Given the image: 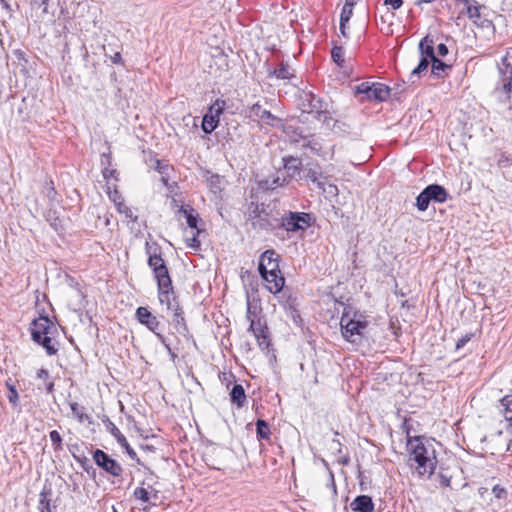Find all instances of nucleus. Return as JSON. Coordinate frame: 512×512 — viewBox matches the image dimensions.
<instances>
[{
  "label": "nucleus",
  "mask_w": 512,
  "mask_h": 512,
  "mask_svg": "<svg viewBox=\"0 0 512 512\" xmlns=\"http://www.w3.org/2000/svg\"><path fill=\"white\" fill-rule=\"evenodd\" d=\"M0 4L2 8L6 10L8 13L12 12V7L6 0H0Z\"/></svg>",
  "instance_id": "62"
},
{
  "label": "nucleus",
  "mask_w": 512,
  "mask_h": 512,
  "mask_svg": "<svg viewBox=\"0 0 512 512\" xmlns=\"http://www.w3.org/2000/svg\"><path fill=\"white\" fill-rule=\"evenodd\" d=\"M355 94H362L367 100L383 102L389 98L390 88L382 83L362 82L355 86Z\"/></svg>",
  "instance_id": "11"
},
{
  "label": "nucleus",
  "mask_w": 512,
  "mask_h": 512,
  "mask_svg": "<svg viewBox=\"0 0 512 512\" xmlns=\"http://www.w3.org/2000/svg\"><path fill=\"white\" fill-rule=\"evenodd\" d=\"M288 182H289V180L287 179V177H285L283 172H281L279 170L276 175H274L270 178H267L265 180H261L259 182V187L262 190L273 191V190L277 189L278 187H283Z\"/></svg>",
  "instance_id": "22"
},
{
  "label": "nucleus",
  "mask_w": 512,
  "mask_h": 512,
  "mask_svg": "<svg viewBox=\"0 0 512 512\" xmlns=\"http://www.w3.org/2000/svg\"><path fill=\"white\" fill-rule=\"evenodd\" d=\"M147 264L151 268L157 284L164 285L165 281L171 280L165 260L162 258L161 248L158 244L149 245L146 243Z\"/></svg>",
  "instance_id": "7"
},
{
  "label": "nucleus",
  "mask_w": 512,
  "mask_h": 512,
  "mask_svg": "<svg viewBox=\"0 0 512 512\" xmlns=\"http://www.w3.org/2000/svg\"><path fill=\"white\" fill-rule=\"evenodd\" d=\"M158 341L164 346L171 360L174 361L178 357V354L176 352L177 349L171 346V344L168 342L167 338L164 335H159Z\"/></svg>",
  "instance_id": "38"
},
{
  "label": "nucleus",
  "mask_w": 512,
  "mask_h": 512,
  "mask_svg": "<svg viewBox=\"0 0 512 512\" xmlns=\"http://www.w3.org/2000/svg\"><path fill=\"white\" fill-rule=\"evenodd\" d=\"M341 305H343L340 319L341 334L346 341L360 344L368 327L366 316L350 305L344 303H341Z\"/></svg>",
  "instance_id": "2"
},
{
  "label": "nucleus",
  "mask_w": 512,
  "mask_h": 512,
  "mask_svg": "<svg viewBox=\"0 0 512 512\" xmlns=\"http://www.w3.org/2000/svg\"><path fill=\"white\" fill-rule=\"evenodd\" d=\"M30 330L32 340L42 346L47 355L57 354L58 348L52 343V337L57 333V328L48 316H40L34 319Z\"/></svg>",
  "instance_id": "4"
},
{
  "label": "nucleus",
  "mask_w": 512,
  "mask_h": 512,
  "mask_svg": "<svg viewBox=\"0 0 512 512\" xmlns=\"http://www.w3.org/2000/svg\"><path fill=\"white\" fill-rule=\"evenodd\" d=\"M338 463L347 466L350 463V457L348 455H344L341 458H339Z\"/></svg>",
  "instance_id": "61"
},
{
  "label": "nucleus",
  "mask_w": 512,
  "mask_h": 512,
  "mask_svg": "<svg viewBox=\"0 0 512 512\" xmlns=\"http://www.w3.org/2000/svg\"><path fill=\"white\" fill-rule=\"evenodd\" d=\"M95 464L107 474L113 477H120L123 473L121 464L101 449H96L92 453Z\"/></svg>",
  "instance_id": "12"
},
{
  "label": "nucleus",
  "mask_w": 512,
  "mask_h": 512,
  "mask_svg": "<svg viewBox=\"0 0 512 512\" xmlns=\"http://www.w3.org/2000/svg\"><path fill=\"white\" fill-rule=\"evenodd\" d=\"M133 496L143 502H149L150 500L148 491L143 487H137L133 492Z\"/></svg>",
  "instance_id": "43"
},
{
  "label": "nucleus",
  "mask_w": 512,
  "mask_h": 512,
  "mask_svg": "<svg viewBox=\"0 0 512 512\" xmlns=\"http://www.w3.org/2000/svg\"><path fill=\"white\" fill-rule=\"evenodd\" d=\"M346 25L347 23L346 22H340V25H339V31H340V34L343 36V37H346L347 34H346Z\"/></svg>",
  "instance_id": "64"
},
{
  "label": "nucleus",
  "mask_w": 512,
  "mask_h": 512,
  "mask_svg": "<svg viewBox=\"0 0 512 512\" xmlns=\"http://www.w3.org/2000/svg\"><path fill=\"white\" fill-rule=\"evenodd\" d=\"M282 162L284 169L283 174L289 181L301 178L303 167L301 159L294 156H285L282 158Z\"/></svg>",
  "instance_id": "19"
},
{
  "label": "nucleus",
  "mask_w": 512,
  "mask_h": 512,
  "mask_svg": "<svg viewBox=\"0 0 512 512\" xmlns=\"http://www.w3.org/2000/svg\"><path fill=\"white\" fill-rule=\"evenodd\" d=\"M48 0H31V4L34 7L40 8L41 6H46Z\"/></svg>",
  "instance_id": "60"
},
{
  "label": "nucleus",
  "mask_w": 512,
  "mask_h": 512,
  "mask_svg": "<svg viewBox=\"0 0 512 512\" xmlns=\"http://www.w3.org/2000/svg\"><path fill=\"white\" fill-rule=\"evenodd\" d=\"M499 407L505 420L510 422V426L512 427V394L502 397Z\"/></svg>",
  "instance_id": "28"
},
{
  "label": "nucleus",
  "mask_w": 512,
  "mask_h": 512,
  "mask_svg": "<svg viewBox=\"0 0 512 512\" xmlns=\"http://www.w3.org/2000/svg\"><path fill=\"white\" fill-rule=\"evenodd\" d=\"M109 197L114 202L115 205H116V202H120L121 200H123L117 190H115L113 193H110Z\"/></svg>",
  "instance_id": "58"
},
{
  "label": "nucleus",
  "mask_w": 512,
  "mask_h": 512,
  "mask_svg": "<svg viewBox=\"0 0 512 512\" xmlns=\"http://www.w3.org/2000/svg\"><path fill=\"white\" fill-rule=\"evenodd\" d=\"M248 221L253 229L275 231L279 229V211L274 210L269 204L251 202L248 205Z\"/></svg>",
  "instance_id": "3"
},
{
  "label": "nucleus",
  "mask_w": 512,
  "mask_h": 512,
  "mask_svg": "<svg viewBox=\"0 0 512 512\" xmlns=\"http://www.w3.org/2000/svg\"><path fill=\"white\" fill-rule=\"evenodd\" d=\"M116 208H117V211L119 213H122L125 215L126 218L132 220V221H136L137 220V216L134 215L133 211L131 208H129L123 200H121L120 202H116Z\"/></svg>",
  "instance_id": "37"
},
{
  "label": "nucleus",
  "mask_w": 512,
  "mask_h": 512,
  "mask_svg": "<svg viewBox=\"0 0 512 512\" xmlns=\"http://www.w3.org/2000/svg\"><path fill=\"white\" fill-rule=\"evenodd\" d=\"M256 434L260 440H268L270 438V427L265 420L258 419L256 421Z\"/></svg>",
  "instance_id": "29"
},
{
  "label": "nucleus",
  "mask_w": 512,
  "mask_h": 512,
  "mask_svg": "<svg viewBox=\"0 0 512 512\" xmlns=\"http://www.w3.org/2000/svg\"><path fill=\"white\" fill-rule=\"evenodd\" d=\"M437 52L440 56L445 57L448 54L449 50L444 43H440L437 46Z\"/></svg>",
  "instance_id": "53"
},
{
  "label": "nucleus",
  "mask_w": 512,
  "mask_h": 512,
  "mask_svg": "<svg viewBox=\"0 0 512 512\" xmlns=\"http://www.w3.org/2000/svg\"><path fill=\"white\" fill-rule=\"evenodd\" d=\"M157 289L159 302L166 306L167 311L180 306L175 296L172 280L165 281L164 285L162 283L157 284Z\"/></svg>",
  "instance_id": "16"
},
{
  "label": "nucleus",
  "mask_w": 512,
  "mask_h": 512,
  "mask_svg": "<svg viewBox=\"0 0 512 512\" xmlns=\"http://www.w3.org/2000/svg\"><path fill=\"white\" fill-rule=\"evenodd\" d=\"M448 198L447 190L440 184H429L416 197V207L424 212L428 209L431 202L444 203Z\"/></svg>",
  "instance_id": "9"
},
{
  "label": "nucleus",
  "mask_w": 512,
  "mask_h": 512,
  "mask_svg": "<svg viewBox=\"0 0 512 512\" xmlns=\"http://www.w3.org/2000/svg\"><path fill=\"white\" fill-rule=\"evenodd\" d=\"M209 182H210L211 187H213V188H219V183H220V177H219V175H212V176L209 178Z\"/></svg>",
  "instance_id": "55"
},
{
  "label": "nucleus",
  "mask_w": 512,
  "mask_h": 512,
  "mask_svg": "<svg viewBox=\"0 0 512 512\" xmlns=\"http://www.w3.org/2000/svg\"><path fill=\"white\" fill-rule=\"evenodd\" d=\"M106 429L116 439L117 443L123 449H125V451L128 454V456L132 460L136 461L137 463H140V460H139L135 450L130 446V444L128 443L126 437L121 433V431L117 428V426L110 419H107Z\"/></svg>",
  "instance_id": "18"
},
{
  "label": "nucleus",
  "mask_w": 512,
  "mask_h": 512,
  "mask_svg": "<svg viewBox=\"0 0 512 512\" xmlns=\"http://www.w3.org/2000/svg\"><path fill=\"white\" fill-rule=\"evenodd\" d=\"M259 274L265 282L266 289L270 293L277 294V293L281 292V290L283 289L284 284H285V279L282 276L280 269L274 270L273 272H266V273H264L262 271V272H259Z\"/></svg>",
  "instance_id": "17"
},
{
  "label": "nucleus",
  "mask_w": 512,
  "mask_h": 512,
  "mask_svg": "<svg viewBox=\"0 0 512 512\" xmlns=\"http://www.w3.org/2000/svg\"><path fill=\"white\" fill-rule=\"evenodd\" d=\"M101 164L103 166H109L111 164V155L110 153H103L101 155Z\"/></svg>",
  "instance_id": "54"
},
{
  "label": "nucleus",
  "mask_w": 512,
  "mask_h": 512,
  "mask_svg": "<svg viewBox=\"0 0 512 512\" xmlns=\"http://www.w3.org/2000/svg\"><path fill=\"white\" fill-rule=\"evenodd\" d=\"M406 449L408 466L419 477H431L438 463L433 443L423 436L409 437L406 440Z\"/></svg>",
  "instance_id": "1"
},
{
  "label": "nucleus",
  "mask_w": 512,
  "mask_h": 512,
  "mask_svg": "<svg viewBox=\"0 0 512 512\" xmlns=\"http://www.w3.org/2000/svg\"><path fill=\"white\" fill-rule=\"evenodd\" d=\"M49 438L52 442L55 451L62 450V437L58 431L53 430L49 433Z\"/></svg>",
  "instance_id": "39"
},
{
  "label": "nucleus",
  "mask_w": 512,
  "mask_h": 512,
  "mask_svg": "<svg viewBox=\"0 0 512 512\" xmlns=\"http://www.w3.org/2000/svg\"><path fill=\"white\" fill-rule=\"evenodd\" d=\"M116 174V170L114 169H109V167L105 166L102 170V175L104 177V179L108 180L110 178H113Z\"/></svg>",
  "instance_id": "51"
},
{
  "label": "nucleus",
  "mask_w": 512,
  "mask_h": 512,
  "mask_svg": "<svg viewBox=\"0 0 512 512\" xmlns=\"http://www.w3.org/2000/svg\"><path fill=\"white\" fill-rule=\"evenodd\" d=\"M268 77L281 80H291L293 78H296L294 70L291 68V66L288 63L281 62L279 66L273 70L268 69Z\"/></svg>",
  "instance_id": "24"
},
{
  "label": "nucleus",
  "mask_w": 512,
  "mask_h": 512,
  "mask_svg": "<svg viewBox=\"0 0 512 512\" xmlns=\"http://www.w3.org/2000/svg\"><path fill=\"white\" fill-rule=\"evenodd\" d=\"M6 387L9 391V393L7 395L8 400H9L10 404H12L14 407H16L19 403V395H18L17 389L11 381H6Z\"/></svg>",
  "instance_id": "36"
},
{
  "label": "nucleus",
  "mask_w": 512,
  "mask_h": 512,
  "mask_svg": "<svg viewBox=\"0 0 512 512\" xmlns=\"http://www.w3.org/2000/svg\"><path fill=\"white\" fill-rule=\"evenodd\" d=\"M402 4V0H384V5H390L394 10L399 9Z\"/></svg>",
  "instance_id": "52"
},
{
  "label": "nucleus",
  "mask_w": 512,
  "mask_h": 512,
  "mask_svg": "<svg viewBox=\"0 0 512 512\" xmlns=\"http://www.w3.org/2000/svg\"><path fill=\"white\" fill-rule=\"evenodd\" d=\"M302 146L305 148H309L311 150V152L316 155H321L322 147L318 142H316L314 140H308Z\"/></svg>",
  "instance_id": "44"
},
{
  "label": "nucleus",
  "mask_w": 512,
  "mask_h": 512,
  "mask_svg": "<svg viewBox=\"0 0 512 512\" xmlns=\"http://www.w3.org/2000/svg\"><path fill=\"white\" fill-rule=\"evenodd\" d=\"M81 467L88 474L92 473L94 475L96 472L93 466L90 464L89 460L85 456H83V464Z\"/></svg>",
  "instance_id": "50"
},
{
  "label": "nucleus",
  "mask_w": 512,
  "mask_h": 512,
  "mask_svg": "<svg viewBox=\"0 0 512 512\" xmlns=\"http://www.w3.org/2000/svg\"><path fill=\"white\" fill-rule=\"evenodd\" d=\"M229 395L231 403L235 404L238 408H242L245 405L246 393L241 384H234Z\"/></svg>",
  "instance_id": "26"
},
{
  "label": "nucleus",
  "mask_w": 512,
  "mask_h": 512,
  "mask_svg": "<svg viewBox=\"0 0 512 512\" xmlns=\"http://www.w3.org/2000/svg\"><path fill=\"white\" fill-rule=\"evenodd\" d=\"M419 51L422 57H426L427 59L433 60L436 58L434 52V42L429 36H425L419 43Z\"/></svg>",
  "instance_id": "27"
},
{
  "label": "nucleus",
  "mask_w": 512,
  "mask_h": 512,
  "mask_svg": "<svg viewBox=\"0 0 512 512\" xmlns=\"http://www.w3.org/2000/svg\"><path fill=\"white\" fill-rule=\"evenodd\" d=\"M498 67V80L495 84L493 95L501 103H506L512 98V65L508 62L507 55L503 56Z\"/></svg>",
  "instance_id": "5"
},
{
  "label": "nucleus",
  "mask_w": 512,
  "mask_h": 512,
  "mask_svg": "<svg viewBox=\"0 0 512 512\" xmlns=\"http://www.w3.org/2000/svg\"><path fill=\"white\" fill-rule=\"evenodd\" d=\"M431 63L430 59H427L426 57H422L419 60L418 65L411 71L408 80L413 83V78L416 76H420V74L427 70L429 64Z\"/></svg>",
  "instance_id": "33"
},
{
  "label": "nucleus",
  "mask_w": 512,
  "mask_h": 512,
  "mask_svg": "<svg viewBox=\"0 0 512 512\" xmlns=\"http://www.w3.org/2000/svg\"><path fill=\"white\" fill-rule=\"evenodd\" d=\"M45 389L48 394H51L54 391V382L48 381L45 385Z\"/></svg>",
  "instance_id": "63"
},
{
  "label": "nucleus",
  "mask_w": 512,
  "mask_h": 512,
  "mask_svg": "<svg viewBox=\"0 0 512 512\" xmlns=\"http://www.w3.org/2000/svg\"><path fill=\"white\" fill-rule=\"evenodd\" d=\"M492 493L497 499H504L507 496V491L505 488L501 487L500 485H495L492 488Z\"/></svg>",
  "instance_id": "47"
},
{
  "label": "nucleus",
  "mask_w": 512,
  "mask_h": 512,
  "mask_svg": "<svg viewBox=\"0 0 512 512\" xmlns=\"http://www.w3.org/2000/svg\"><path fill=\"white\" fill-rule=\"evenodd\" d=\"M351 509L354 512H373L374 503L370 496L359 495L350 504Z\"/></svg>",
  "instance_id": "23"
},
{
  "label": "nucleus",
  "mask_w": 512,
  "mask_h": 512,
  "mask_svg": "<svg viewBox=\"0 0 512 512\" xmlns=\"http://www.w3.org/2000/svg\"><path fill=\"white\" fill-rule=\"evenodd\" d=\"M401 429L402 431L406 434V440L409 438V437H412L410 434H411V431L413 429V421L411 418H404L403 420V423L401 425Z\"/></svg>",
  "instance_id": "46"
},
{
  "label": "nucleus",
  "mask_w": 512,
  "mask_h": 512,
  "mask_svg": "<svg viewBox=\"0 0 512 512\" xmlns=\"http://www.w3.org/2000/svg\"><path fill=\"white\" fill-rule=\"evenodd\" d=\"M135 317L137 321L145 326L148 330L155 334L159 340V335H163L161 332L162 324L159 319L153 315L147 307L140 306L136 309Z\"/></svg>",
  "instance_id": "14"
},
{
  "label": "nucleus",
  "mask_w": 512,
  "mask_h": 512,
  "mask_svg": "<svg viewBox=\"0 0 512 512\" xmlns=\"http://www.w3.org/2000/svg\"><path fill=\"white\" fill-rule=\"evenodd\" d=\"M472 337V334H466L464 336H462L460 339H458V341L456 342V350H460L461 348H463L471 339Z\"/></svg>",
  "instance_id": "48"
},
{
  "label": "nucleus",
  "mask_w": 512,
  "mask_h": 512,
  "mask_svg": "<svg viewBox=\"0 0 512 512\" xmlns=\"http://www.w3.org/2000/svg\"><path fill=\"white\" fill-rule=\"evenodd\" d=\"M302 111L306 113H315V118L326 120L327 104L311 91H302L300 94Z\"/></svg>",
  "instance_id": "10"
},
{
  "label": "nucleus",
  "mask_w": 512,
  "mask_h": 512,
  "mask_svg": "<svg viewBox=\"0 0 512 512\" xmlns=\"http://www.w3.org/2000/svg\"><path fill=\"white\" fill-rule=\"evenodd\" d=\"M314 222L315 218L311 213L286 211L283 215H280L279 229H283L290 234H298L303 233Z\"/></svg>",
  "instance_id": "6"
},
{
  "label": "nucleus",
  "mask_w": 512,
  "mask_h": 512,
  "mask_svg": "<svg viewBox=\"0 0 512 512\" xmlns=\"http://www.w3.org/2000/svg\"><path fill=\"white\" fill-rule=\"evenodd\" d=\"M249 117L256 118L271 126H274L275 121L278 120L276 116H274L269 110L264 109L259 103H255L249 108Z\"/></svg>",
  "instance_id": "21"
},
{
  "label": "nucleus",
  "mask_w": 512,
  "mask_h": 512,
  "mask_svg": "<svg viewBox=\"0 0 512 512\" xmlns=\"http://www.w3.org/2000/svg\"><path fill=\"white\" fill-rule=\"evenodd\" d=\"M225 108V101L217 99L212 104L207 113L203 116L201 128L204 133H212L219 125V117L223 113Z\"/></svg>",
  "instance_id": "13"
},
{
  "label": "nucleus",
  "mask_w": 512,
  "mask_h": 512,
  "mask_svg": "<svg viewBox=\"0 0 512 512\" xmlns=\"http://www.w3.org/2000/svg\"><path fill=\"white\" fill-rule=\"evenodd\" d=\"M464 3L466 8V13L469 19H471L475 24L477 23V20L480 19V6L478 5H472L469 0H460Z\"/></svg>",
  "instance_id": "32"
},
{
  "label": "nucleus",
  "mask_w": 512,
  "mask_h": 512,
  "mask_svg": "<svg viewBox=\"0 0 512 512\" xmlns=\"http://www.w3.org/2000/svg\"><path fill=\"white\" fill-rule=\"evenodd\" d=\"M37 378H38V379H44V380L48 379V378H49V372H48V370H47V369H44V368H42V369L38 370V372H37Z\"/></svg>",
  "instance_id": "57"
},
{
  "label": "nucleus",
  "mask_w": 512,
  "mask_h": 512,
  "mask_svg": "<svg viewBox=\"0 0 512 512\" xmlns=\"http://www.w3.org/2000/svg\"><path fill=\"white\" fill-rule=\"evenodd\" d=\"M199 230L197 229L196 233L193 234L192 237L186 239V244L189 248L197 250L200 248V241L198 239Z\"/></svg>",
  "instance_id": "45"
},
{
  "label": "nucleus",
  "mask_w": 512,
  "mask_h": 512,
  "mask_svg": "<svg viewBox=\"0 0 512 512\" xmlns=\"http://www.w3.org/2000/svg\"><path fill=\"white\" fill-rule=\"evenodd\" d=\"M353 15V7L351 3H345L342 7V11L340 14V22L348 23Z\"/></svg>",
  "instance_id": "40"
},
{
  "label": "nucleus",
  "mask_w": 512,
  "mask_h": 512,
  "mask_svg": "<svg viewBox=\"0 0 512 512\" xmlns=\"http://www.w3.org/2000/svg\"><path fill=\"white\" fill-rule=\"evenodd\" d=\"M440 484L445 487H449L451 483V479L443 474L440 475Z\"/></svg>",
  "instance_id": "59"
},
{
  "label": "nucleus",
  "mask_w": 512,
  "mask_h": 512,
  "mask_svg": "<svg viewBox=\"0 0 512 512\" xmlns=\"http://www.w3.org/2000/svg\"><path fill=\"white\" fill-rule=\"evenodd\" d=\"M304 172L305 178L316 184L317 187H322L323 182L320 180V178L322 177V172L318 167L306 168Z\"/></svg>",
  "instance_id": "31"
},
{
  "label": "nucleus",
  "mask_w": 512,
  "mask_h": 512,
  "mask_svg": "<svg viewBox=\"0 0 512 512\" xmlns=\"http://www.w3.org/2000/svg\"><path fill=\"white\" fill-rule=\"evenodd\" d=\"M319 188L322 189L324 192H326L330 195H333V196H336L338 194V188L334 184H328L326 187L323 184L322 187H319Z\"/></svg>",
  "instance_id": "49"
},
{
  "label": "nucleus",
  "mask_w": 512,
  "mask_h": 512,
  "mask_svg": "<svg viewBox=\"0 0 512 512\" xmlns=\"http://www.w3.org/2000/svg\"><path fill=\"white\" fill-rule=\"evenodd\" d=\"M178 213L185 217L186 223L191 229H197L199 216L192 206L180 205Z\"/></svg>",
  "instance_id": "25"
},
{
  "label": "nucleus",
  "mask_w": 512,
  "mask_h": 512,
  "mask_svg": "<svg viewBox=\"0 0 512 512\" xmlns=\"http://www.w3.org/2000/svg\"><path fill=\"white\" fill-rule=\"evenodd\" d=\"M172 313L171 324L176 333L184 337L187 342L195 344L193 335L190 333L188 325L184 317V311L181 306H178L170 311Z\"/></svg>",
  "instance_id": "15"
},
{
  "label": "nucleus",
  "mask_w": 512,
  "mask_h": 512,
  "mask_svg": "<svg viewBox=\"0 0 512 512\" xmlns=\"http://www.w3.org/2000/svg\"><path fill=\"white\" fill-rule=\"evenodd\" d=\"M431 66H432V73L433 75L437 77H441L442 73L445 72V70L450 69L451 66L440 60L439 58H435L431 60Z\"/></svg>",
  "instance_id": "34"
},
{
  "label": "nucleus",
  "mask_w": 512,
  "mask_h": 512,
  "mask_svg": "<svg viewBox=\"0 0 512 512\" xmlns=\"http://www.w3.org/2000/svg\"><path fill=\"white\" fill-rule=\"evenodd\" d=\"M51 494L50 490L43 489L39 495V504L38 509L40 512H52L51 501L49 499V495Z\"/></svg>",
  "instance_id": "30"
},
{
  "label": "nucleus",
  "mask_w": 512,
  "mask_h": 512,
  "mask_svg": "<svg viewBox=\"0 0 512 512\" xmlns=\"http://www.w3.org/2000/svg\"><path fill=\"white\" fill-rule=\"evenodd\" d=\"M70 409L72 413L79 419V421H83L88 416L83 413L84 408L81 407L77 402L70 403Z\"/></svg>",
  "instance_id": "42"
},
{
  "label": "nucleus",
  "mask_w": 512,
  "mask_h": 512,
  "mask_svg": "<svg viewBox=\"0 0 512 512\" xmlns=\"http://www.w3.org/2000/svg\"><path fill=\"white\" fill-rule=\"evenodd\" d=\"M279 268V256L274 250L264 251L259 259L258 271L259 272H273Z\"/></svg>",
  "instance_id": "20"
},
{
  "label": "nucleus",
  "mask_w": 512,
  "mask_h": 512,
  "mask_svg": "<svg viewBox=\"0 0 512 512\" xmlns=\"http://www.w3.org/2000/svg\"><path fill=\"white\" fill-rule=\"evenodd\" d=\"M110 59L113 64H123V59L120 52H116L113 56L110 57Z\"/></svg>",
  "instance_id": "56"
},
{
  "label": "nucleus",
  "mask_w": 512,
  "mask_h": 512,
  "mask_svg": "<svg viewBox=\"0 0 512 512\" xmlns=\"http://www.w3.org/2000/svg\"><path fill=\"white\" fill-rule=\"evenodd\" d=\"M345 51L342 46H333L331 49V58L339 66L343 67L345 63L344 59Z\"/></svg>",
  "instance_id": "35"
},
{
  "label": "nucleus",
  "mask_w": 512,
  "mask_h": 512,
  "mask_svg": "<svg viewBox=\"0 0 512 512\" xmlns=\"http://www.w3.org/2000/svg\"><path fill=\"white\" fill-rule=\"evenodd\" d=\"M246 317L250 321L248 331L252 332L253 335L255 336L259 348L263 351L269 350V347L271 346V340L267 324L265 321H262L260 317H258L257 312L255 310H252L249 301L247 303Z\"/></svg>",
  "instance_id": "8"
},
{
  "label": "nucleus",
  "mask_w": 512,
  "mask_h": 512,
  "mask_svg": "<svg viewBox=\"0 0 512 512\" xmlns=\"http://www.w3.org/2000/svg\"><path fill=\"white\" fill-rule=\"evenodd\" d=\"M44 194L51 202L57 201V191L55 190L52 181L46 182V185L44 187Z\"/></svg>",
  "instance_id": "41"
}]
</instances>
